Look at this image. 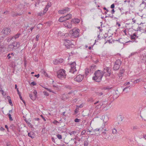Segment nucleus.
I'll use <instances>...</instances> for the list:
<instances>
[{
    "mask_svg": "<svg viewBox=\"0 0 146 146\" xmlns=\"http://www.w3.org/2000/svg\"><path fill=\"white\" fill-rule=\"evenodd\" d=\"M106 72L104 70L102 71L98 70L94 73L95 76L92 77V79L96 82H100L101 80L103 75Z\"/></svg>",
    "mask_w": 146,
    "mask_h": 146,
    "instance_id": "f257e3e1",
    "label": "nucleus"
},
{
    "mask_svg": "<svg viewBox=\"0 0 146 146\" xmlns=\"http://www.w3.org/2000/svg\"><path fill=\"white\" fill-rule=\"evenodd\" d=\"M66 76L65 71L63 69L60 70L57 73V77L61 79L65 78Z\"/></svg>",
    "mask_w": 146,
    "mask_h": 146,
    "instance_id": "f03ea898",
    "label": "nucleus"
},
{
    "mask_svg": "<svg viewBox=\"0 0 146 146\" xmlns=\"http://www.w3.org/2000/svg\"><path fill=\"white\" fill-rule=\"evenodd\" d=\"M79 30L78 29H73L72 31H70V33L72 34V36L77 37L79 36Z\"/></svg>",
    "mask_w": 146,
    "mask_h": 146,
    "instance_id": "7ed1b4c3",
    "label": "nucleus"
},
{
    "mask_svg": "<svg viewBox=\"0 0 146 146\" xmlns=\"http://www.w3.org/2000/svg\"><path fill=\"white\" fill-rule=\"evenodd\" d=\"M121 62L119 60H117L115 62L113 66V69L114 70H118L120 67Z\"/></svg>",
    "mask_w": 146,
    "mask_h": 146,
    "instance_id": "20e7f679",
    "label": "nucleus"
},
{
    "mask_svg": "<svg viewBox=\"0 0 146 146\" xmlns=\"http://www.w3.org/2000/svg\"><path fill=\"white\" fill-rule=\"evenodd\" d=\"M11 31V30L10 29L7 28L4 29L1 32V35H3L1 37H3L6 35H8L10 33Z\"/></svg>",
    "mask_w": 146,
    "mask_h": 146,
    "instance_id": "39448f33",
    "label": "nucleus"
},
{
    "mask_svg": "<svg viewBox=\"0 0 146 146\" xmlns=\"http://www.w3.org/2000/svg\"><path fill=\"white\" fill-rule=\"evenodd\" d=\"M76 63L74 62L70 64V68L69 70V72L72 73H74V72L76 71V70L75 67Z\"/></svg>",
    "mask_w": 146,
    "mask_h": 146,
    "instance_id": "423d86ee",
    "label": "nucleus"
},
{
    "mask_svg": "<svg viewBox=\"0 0 146 146\" xmlns=\"http://www.w3.org/2000/svg\"><path fill=\"white\" fill-rule=\"evenodd\" d=\"M83 79V76L82 75L79 74L76 76V78L74 79V80L78 82H81Z\"/></svg>",
    "mask_w": 146,
    "mask_h": 146,
    "instance_id": "0eeeda50",
    "label": "nucleus"
},
{
    "mask_svg": "<svg viewBox=\"0 0 146 146\" xmlns=\"http://www.w3.org/2000/svg\"><path fill=\"white\" fill-rule=\"evenodd\" d=\"M103 70H104L106 72H106L107 73V75H105V76L106 75L107 76H110L111 72V70L109 68L105 67L104 68Z\"/></svg>",
    "mask_w": 146,
    "mask_h": 146,
    "instance_id": "6e6552de",
    "label": "nucleus"
},
{
    "mask_svg": "<svg viewBox=\"0 0 146 146\" xmlns=\"http://www.w3.org/2000/svg\"><path fill=\"white\" fill-rule=\"evenodd\" d=\"M139 53H140V51H136L135 52H132L129 55V56L127 57V58H132L134 56H135L136 54H138Z\"/></svg>",
    "mask_w": 146,
    "mask_h": 146,
    "instance_id": "1a4fd4ad",
    "label": "nucleus"
},
{
    "mask_svg": "<svg viewBox=\"0 0 146 146\" xmlns=\"http://www.w3.org/2000/svg\"><path fill=\"white\" fill-rule=\"evenodd\" d=\"M70 10L69 8L68 7H66L64 9L60 10L58 11V13L59 14H64L65 13L66 11H69Z\"/></svg>",
    "mask_w": 146,
    "mask_h": 146,
    "instance_id": "9d476101",
    "label": "nucleus"
},
{
    "mask_svg": "<svg viewBox=\"0 0 146 146\" xmlns=\"http://www.w3.org/2000/svg\"><path fill=\"white\" fill-rule=\"evenodd\" d=\"M64 25L66 27H67L68 28H72V25L69 22L67 21H64L63 23Z\"/></svg>",
    "mask_w": 146,
    "mask_h": 146,
    "instance_id": "9b49d317",
    "label": "nucleus"
},
{
    "mask_svg": "<svg viewBox=\"0 0 146 146\" xmlns=\"http://www.w3.org/2000/svg\"><path fill=\"white\" fill-rule=\"evenodd\" d=\"M66 18H65L64 16L61 17L59 19V21L61 22H64V21H66Z\"/></svg>",
    "mask_w": 146,
    "mask_h": 146,
    "instance_id": "f8f14e48",
    "label": "nucleus"
},
{
    "mask_svg": "<svg viewBox=\"0 0 146 146\" xmlns=\"http://www.w3.org/2000/svg\"><path fill=\"white\" fill-rule=\"evenodd\" d=\"M68 98V96L67 95L65 94H63L62 99L64 101H65Z\"/></svg>",
    "mask_w": 146,
    "mask_h": 146,
    "instance_id": "ddd939ff",
    "label": "nucleus"
},
{
    "mask_svg": "<svg viewBox=\"0 0 146 146\" xmlns=\"http://www.w3.org/2000/svg\"><path fill=\"white\" fill-rule=\"evenodd\" d=\"M79 22V20L77 19H72V20L71 21L72 23H78Z\"/></svg>",
    "mask_w": 146,
    "mask_h": 146,
    "instance_id": "4468645a",
    "label": "nucleus"
},
{
    "mask_svg": "<svg viewBox=\"0 0 146 146\" xmlns=\"http://www.w3.org/2000/svg\"><path fill=\"white\" fill-rule=\"evenodd\" d=\"M66 20H68L71 18L72 17V15L71 14H69L67 15H66L64 16Z\"/></svg>",
    "mask_w": 146,
    "mask_h": 146,
    "instance_id": "2eb2a0df",
    "label": "nucleus"
},
{
    "mask_svg": "<svg viewBox=\"0 0 146 146\" xmlns=\"http://www.w3.org/2000/svg\"><path fill=\"white\" fill-rule=\"evenodd\" d=\"M65 46H70V41L66 39L64 40Z\"/></svg>",
    "mask_w": 146,
    "mask_h": 146,
    "instance_id": "dca6fc26",
    "label": "nucleus"
},
{
    "mask_svg": "<svg viewBox=\"0 0 146 146\" xmlns=\"http://www.w3.org/2000/svg\"><path fill=\"white\" fill-rule=\"evenodd\" d=\"M29 97L33 100H35L36 96L35 95H34L32 94H30L29 95Z\"/></svg>",
    "mask_w": 146,
    "mask_h": 146,
    "instance_id": "f3484780",
    "label": "nucleus"
},
{
    "mask_svg": "<svg viewBox=\"0 0 146 146\" xmlns=\"http://www.w3.org/2000/svg\"><path fill=\"white\" fill-rule=\"evenodd\" d=\"M104 126L102 127L101 128H96V129H95L93 131H94L95 132L96 131H101L103 130V129H104Z\"/></svg>",
    "mask_w": 146,
    "mask_h": 146,
    "instance_id": "a211bd4d",
    "label": "nucleus"
},
{
    "mask_svg": "<svg viewBox=\"0 0 146 146\" xmlns=\"http://www.w3.org/2000/svg\"><path fill=\"white\" fill-rule=\"evenodd\" d=\"M137 36V35L135 33L133 34V35H131L130 36L131 39L133 40H135V37Z\"/></svg>",
    "mask_w": 146,
    "mask_h": 146,
    "instance_id": "6ab92c4d",
    "label": "nucleus"
},
{
    "mask_svg": "<svg viewBox=\"0 0 146 146\" xmlns=\"http://www.w3.org/2000/svg\"><path fill=\"white\" fill-rule=\"evenodd\" d=\"M7 115L9 116V120L10 121H12L13 120V119L12 117H11V114L10 113H7Z\"/></svg>",
    "mask_w": 146,
    "mask_h": 146,
    "instance_id": "aec40b11",
    "label": "nucleus"
},
{
    "mask_svg": "<svg viewBox=\"0 0 146 146\" xmlns=\"http://www.w3.org/2000/svg\"><path fill=\"white\" fill-rule=\"evenodd\" d=\"M43 87L45 89H46V90H47V91H48L49 92H52L54 93H56L55 92H54L52 90H51L49 88L46 87Z\"/></svg>",
    "mask_w": 146,
    "mask_h": 146,
    "instance_id": "412c9836",
    "label": "nucleus"
},
{
    "mask_svg": "<svg viewBox=\"0 0 146 146\" xmlns=\"http://www.w3.org/2000/svg\"><path fill=\"white\" fill-rule=\"evenodd\" d=\"M96 95L99 96H101L103 95V93L102 92H96Z\"/></svg>",
    "mask_w": 146,
    "mask_h": 146,
    "instance_id": "4be33fe9",
    "label": "nucleus"
},
{
    "mask_svg": "<svg viewBox=\"0 0 146 146\" xmlns=\"http://www.w3.org/2000/svg\"><path fill=\"white\" fill-rule=\"evenodd\" d=\"M111 88L109 87V86H106L103 88V89L104 90H110Z\"/></svg>",
    "mask_w": 146,
    "mask_h": 146,
    "instance_id": "5701e85b",
    "label": "nucleus"
},
{
    "mask_svg": "<svg viewBox=\"0 0 146 146\" xmlns=\"http://www.w3.org/2000/svg\"><path fill=\"white\" fill-rule=\"evenodd\" d=\"M21 34L20 33H18L17 35H16L15 36H14V38L15 39L18 38L19 37V36Z\"/></svg>",
    "mask_w": 146,
    "mask_h": 146,
    "instance_id": "b1692460",
    "label": "nucleus"
},
{
    "mask_svg": "<svg viewBox=\"0 0 146 146\" xmlns=\"http://www.w3.org/2000/svg\"><path fill=\"white\" fill-rule=\"evenodd\" d=\"M28 135L30 137L32 138H33L34 137L33 136V134L31 133H29L28 134Z\"/></svg>",
    "mask_w": 146,
    "mask_h": 146,
    "instance_id": "393cba45",
    "label": "nucleus"
},
{
    "mask_svg": "<svg viewBox=\"0 0 146 146\" xmlns=\"http://www.w3.org/2000/svg\"><path fill=\"white\" fill-rule=\"evenodd\" d=\"M58 59H55L53 61V63L54 64L56 65L58 64Z\"/></svg>",
    "mask_w": 146,
    "mask_h": 146,
    "instance_id": "a878e982",
    "label": "nucleus"
},
{
    "mask_svg": "<svg viewBox=\"0 0 146 146\" xmlns=\"http://www.w3.org/2000/svg\"><path fill=\"white\" fill-rule=\"evenodd\" d=\"M58 63H60L63 62V60L62 58H60L59 59H58Z\"/></svg>",
    "mask_w": 146,
    "mask_h": 146,
    "instance_id": "bb28decb",
    "label": "nucleus"
},
{
    "mask_svg": "<svg viewBox=\"0 0 146 146\" xmlns=\"http://www.w3.org/2000/svg\"><path fill=\"white\" fill-rule=\"evenodd\" d=\"M130 87V86H128L127 87H125L124 88L123 90V91H125L126 92H128V90H127V89L129 88Z\"/></svg>",
    "mask_w": 146,
    "mask_h": 146,
    "instance_id": "cd10ccee",
    "label": "nucleus"
},
{
    "mask_svg": "<svg viewBox=\"0 0 146 146\" xmlns=\"http://www.w3.org/2000/svg\"><path fill=\"white\" fill-rule=\"evenodd\" d=\"M124 71L125 70L123 69H122L121 70L120 69L119 70V73L123 74L124 73Z\"/></svg>",
    "mask_w": 146,
    "mask_h": 146,
    "instance_id": "c85d7f7f",
    "label": "nucleus"
},
{
    "mask_svg": "<svg viewBox=\"0 0 146 146\" xmlns=\"http://www.w3.org/2000/svg\"><path fill=\"white\" fill-rule=\"evenodd\" d=\"M56 137L59 139H61L62 138V136L61 135L58 134L56 135Z\"/></svg>",
    "mask_w": 146,
    "mask_h": 146,
    "instance_id": "c756f323",
    "label": "nucleus"
},
{
    "mask_svg": "<svg viewBox=\"0 0 146 146\" xmlns=\"http://www.w3.org/2000/svg\"><path fill=\"white\" fill-rule=\"evenodd\" d=\"M65 87L66 88L69 89V90H71L72 89L71 87L69 85H66L65 86Z\"/></svg>",
    "mask_w": 146,
    "mask_h": 146,
    "instance_id": "7c9ffc66",
    "label": "nucleus"
},
{
    "mask_svg": "<svg viewBox=\"0 0 146 146\" xmlns=\"http://www.w3.org/2000/svg\"><path fill=\"white\" fill-rule=\"evenodd\" d=\"M51 6V3H48L46 6L45 8L48 9V8L50 7Z\"/></svg>",
    "mask_w": 146,
    "mask_h": 146,
    "instance_id": "2f4dec72",
    "label": "nucleus"
},
{
    "mask_svg": "<svg viewBox=\"0 0 146 146\" xmlns=\"http://www.w3.org/2000/svg\"><path fill=\"white\" fill-rule=\"evenodd\" d=\"M76 133V131H73L70 132H69V134H70V135H72V134H74Z\"/></svg>",
    "mask_w": 146,
    "mask_h": 146,
    "instance_id": "473e14b6",
    "label": "nucleus"
},
{
    "mask_svg": "<svg viewBox=\"0 0 146 146\" xmlns=\"http://www.w3.org/2000/svg\"><path fill=\"white\" fill-rule=\"evenodd\" d=\"M118 9L120 11V12L121 13V14H123L124 13L122 11L123 10V9L122 8H120L119 7L118 8Z\"/></svg>",
    "mask_w": 146,
    "mask_h": 146,
    "instance_id": "72a5a7b5",
    "label": "nucleus"
},
{
    "mask_svg": "<svg viewBox=\"0 0 146 146\" xmlns=\"http://www.w3.org/2000/svg\"><path fill=\"white\" fill-rule=\"evenodd\" d=\"M86 132V131L85 130V129L83 130L81 132V135H83Z\"/></svg>",
    "mask_w": 146,
    "mask_h": 146,
    "instance_id": "f704fd0d",
    "label": "nucleus"
},
{
    "mask_svg": "<svg viewBox=\"0 0 146 146\" xmlns=\"http://www.w3.org/2000/svg\"><path fill=\"white\" fill-rule=\"evenodd\" d=\"M44 95L46 96H48L49 95L48 93L46 91H44L43 92Z\"/></svg>",
    "mask_w": 146,
    "mask_h": 146,
    "instance_id": "c9c22d12",
    "label": "nucleus"
},
{
    "mask_svg": "<svg viewBox=\"0 0 146 146\" xmlns=\"http://www.w3.org/2000/svg\"><path fill=\"white\" fill-rule=\"evenodd\" d=\"M47 11H48V9H46V8H45V9H44V11H43V14H42V15H44V14L46 13V12Z\"/></svg>",
    "mask_w": 146,
    "mask_h": 146,
    "instance_id": "e433bc0d",
    "label": "nucleus"
},
{
    "mask_svg": "<svg viewBox=\"0 0 146 146\" xmlns=\"http://www.w3.org/2000/svg\"><path fill=\"white\" fill-rule=\"evenodd\" d=\"M80 121V119L78 118H76L75 119L74 121L75 122H79Z\"/></svg>",
    "mask_w": 146,
    "mask_h": 146,
    "instance_id": "4c0bfd02",
    "label": "nucleus"
},
{
    "mask_svg": "<svg viewBox=\"0 0 146 146\" xmlns=\"http://www.w3.org/2000/svg\"><path fill=\"white\" fill-rule=\"evenodd\" d=\"M17 13H15L14 12H13L12 13V16L13 17H15L17 16L16 15Z\"/></svg>",
    "mask_w": 146,
    "mask_h": 146,
    "instance_id": "58836bf2",
    "label": "nucleus"
},
{
    "mask_svg": "<svg viewBox=\"0 0 146 146\" xmlns=\"http://www.w3.org/2000/svg\"><path fill=\"white\" fill-rule=\"evenodd\" d=\"M14 39V36H12L9 38L7 40V42H10L11 40Z\"/></svg>",
    "mask_w": 146,
    "mask_h": 146,
    "instance_id": "ea45409f",
    "label": "nucleus"
},
{
    "mask_svg": "<svg viewBox=\"0 0 146 146\" xmlns=\"http://www.w3.org/2000/svg\"><path fill=\"white\" fill-rule=\"evenodd\" d=\"M140 81V79H138L134 81V83L135 84L137 83Z\"/></svg>",
    "mask_w": 146,
    "mask_h": 146,
    "instance_id": "a19ab883",
    "label": "nucleus"
},
{
    "mask_svg": "<svg viewBox=\"0 0 146 146\" xmlns=\"http://www.w3.org/2000/svg\"><path fill=\"white\" fill-rule=\"evenodd\" d=\"M77 108L78 109L79 108H82L83 106V104H81L79 106H77Z\"/></svg>",
    "mask_w": 146,
    "mask_h": 146,
    "instance_id": "79ce46f5",
    "label": "nucleus"
},
{
    "mask_svg": "<svg viewBox=\"0 0 146 146\" xmlns=\"http://www.w3.org/2000/svg\"><path fill=\"white\" fill-rule=\"evenodd\" d=\"M103 136L104 137V138L105 139H107L109 137V135H107L106 133V135H105Z\"/></svg>",
    "mask_w": 146,
    "mask_h": 146,
    "instance_id": "37998d69",
    "label": "nucleus"
},
{
    "mask_svg": "<svg viewBox=\"0 0 146 146\" xmlns=\"http://www.w3.org/2000/svg\"><path fill=\"white\" fill-rule=\"evenodd\" d=\"M88 143L87 141H85L84 142V146H88Z\"/></svg>",
    "mask_w": 146,
    "mask_h": 146,
    "instance_id": "c03bdc74",
    "label": "nucleus"
},
{
    "mask_svg": "<svg viewBox=\"0 0 146 146\" xmlns=\"http://www.w3.org/2000/svg\"><path fill=\"white\" fill-rule=\"evenodd\" d=\"M89 69H88L87 68L86 69L85 72V74L86 75L87 74H88L89 72Z\"/></svg>",
    "mask_w": 146,
    "mask_h": 146,
    "instance_id": "a18cd8bd",
    "label": "nucleus"
},
{
    "mask_svg": "<svg viewBox=\"0 0 146 146\" xmlns=\"http://www.w3.org/2000/svg\"><path fill=\"white\" fill-rule=\"evenodd\" d=\"M25 120L27 124L30 125H31V123L28 121L26 120V119H25Z\"/></svg>",
    "mask_w": 146,
    "mask_h": 146,
    "instance_id": "49530a36",
    "label": "nucleus"
},
{
    "mask_svg": "<svg viewBox=\"0 0 146 146\" xmlns=\"http://www.w3.org/2000/svg\"><path fill=\"white\" fill-rule=\"evenodd\" d=\"M138 127L137 126H133V129H138Z\"/></svg>",
    "mask_w": 146,
    "mask_h": 146,
    "instance_id": "de8ad7c7",
    "label": "nucleus"
},
{
    "mask_svg": "<svg viewBox=\"0 0 146 146\" xmlns=\"http://www.w3.org/2000/svg\"><path fill=\"white\" fill-rule=\"evenodd\" d=\"M117 131L115 129H113L112 130V133L113 134H115L116 133Z\"/></svg>",
    "mask_w": 146,
    "mask_h": 146,
    "instance_id": "09e8293b",
    "label": "nucleus"
},
{
    "mask_svg": "<svg viewBox=\"0 0 146 146\" xmlns=\"http://www.w3.org/2000/svg\"><path fill=\"white\" fill-rule=\"evenodd\" d=\"M33 94H34L33 95H35V96H36L37 94V92L36 91V90H35L33 91Z\"/></svg>",
    "mask_w": 146,
    "mask_h": 146,
    "instance_id": "8fccbe9b",
    "label": "nucleus"
},
{
    "mask_svg": "<svg viewBox=\"0 0 146 146\" xmlns=\"http://www.w3.org/2000/svg\"><path fill=\"white\" fill-rule=\"evenodd\" d=\"M59 122L56 120H55L53 122V123L55 124H57Z\"/></svg>",
    "mask_w": 146,
    "mask_h": 146,
    "instance_id": "3c124183",
    "label": "nucleus"
},
{
    "mask_svg": "<svg viewBox=\"0 0 146 146\" xmlns=\"http://www.w3.org/2000/svg\"><path fill=\"white\" fill-rule=\"evenodd\" d=\"M129 84H130L129 82H127L126 83H125L124 84V86H127V85H129Z\"/></svg>",
    "mask_w": 146,
    "mask_h": 146,
    "instance_id": "603ef678",
    "label": "nucleus"
},
{
    "mask_svg": "<svg viewBox=\"0 0 146 146\" xmlns=\"http://www.w3.org/2000/svg\"><path fill=\"white\" fill-rule=\"evenodd\" d=\"M31 84L33 86H35L36 85V83L35 82H33L31 83Z\"/></svg>",
    "mask_w": 146,
    "mask_h": 146,
    "instance_id": "864d4df0",
    "label": "nucleus"
},
{
    "mask_svg": "<svg viewBox=\"0 0 146 146\" xmlns=\"http://www.w3.org/2000/svg\"><path fill=\"white\" fill-rule=\"evenodd\" d=\"M10 53H9L8 54L7 57L8 58V59H9L11 58V56H10Z\"/></svg>",
    "mask_w": 146,
    "mask_h": 146,
    "instance_id": "5fc2aeb1",
    "label": "nucleus"
},
{
    "mask_svg": "<svg viewBox=\"0 0 146 146\" xmlns=\"http://www.w3.org/2000/svg\"><path fill=\"white\" fill-rule=\"evenodd\" d=\"M115 7V5H114V4H112L111 6H110V8L111 9H113Z\"/></svg>",
    "mask_w": 146,
    "mask_h": 146,
    "instance_id": "6e6d98bb",
    "label": "nucleus"
},
{
    "mask_svg": "<svg viewBox=\"0 0 146 146\" xmlns=\"http://www.w3.org/2000/svg\"><path fill=\"white\" fill-rule=\"evenodd\" d=\"M10 127L12 128H15V126L13 124H11Z\"/></svg>",
    "mask_w": 146,
    "mask_h": 146,
    "instance_id": "4d7b16f0",
    "label": "nucleus"
},
{
    "mask_svg": "<svg viewBox=\"0 0 146 146\" xmlns=\"http://www.w3.org/2000/svg\"><path fill=\"white\" fill-rule=\"evenodd\" d=\"M9 102L11 105H12V103L11 99H10L9 100Z\"/></svg>",
    "mask_w": 146,
    "mask_h": 146,
    "instance_id": "13d9d810",
    "label": "nucleus"
},
{
    "mask_svg": "<svg viewBox=\"0 0 146 146\" xmlns=\"http://www.w3.org/2000/svg\"><path fill=\"white\" fill-rule=\"evenodd\" d=\"M39 37V35H38L36 36V40H38V38Z\"/></svg>",
    "mask_w": 146,
    "mask_h": 146,
    "instance_id": "bf43d9fd",
    "label": "nucleus"
},
{
    "mask_svg": "<svg viewBox=\"0 0 146 146\" xmlns=\"http://www.w3.org/2000/svg\"><path fill=\"white\" fill-rule=\"evenodd\" d=\"M5 130V129L3 127H1L0 128V130L2 131H3Z\"/></svg>",
    "mask_w": 146,
    "mask_h": 146,
    "instance_id": "052dcab7",
    "label": "nucleus"
},
{
    "mask_svg": "<svg viewBox=\"0 0 146 146\" xmlns=\"http://www.w3.org/2000/svg\"><path fill=\"white\" fill-rule=\"evenodd\" d=\"M106 131H103L102 132V135H106V133L105 132Z\"/></svg>",
    "mask_w": 146,
    "mask_h": 146,
    "instance_id": "680f3d73",
    "label": "nucleus"
},
{
    "mask_svg": "<svg viewBox=\"0 0 146 146\" xmlns=\"http://www.w3.org/2000/svg\"><path fill=\"white\" fill-rule=\"evenodd\" d=\"M40 116L42 117V118L43 119L44 121H46V119H45L44 117L42 115H40Z\"/></svg>",
    "mask_w": 146,
    "mask_h": 146,
    "instance_id": "e2e57ef3",
    "label": "nucleus"
},
{
    "mask_svg": "<svg viewBox=\"0 0 146 146\" xmlns=\"http://www.w3.org/2000/svg\"><path fill=\"white\" fill-rule=\"evenodd\" d=\"M17 93L19 94V95H21V93L19 92L18 89H17Z\"/></svg>",
    "mask_w": 146,
    "mask_h": 146,
    "instance_id": "0e129e2a",
    "label": "nucleus"
},
{
    "mask_svg": "<svg viewBox=\"0 0 146 146\" xmlns=\"http://www.w3.org/2000/svg\"><path fill=\"white\" fill-rule=\"evenodd\" d=\"M143 137L146 140V134H143Z\"/></svg>",
    "mask_w": 146,
    "mask_h": 146,
    "instance_id": "69168bd1",
    "label": "nucleus"
},
{
    "mask_svg": "<svg viewBox=\"0 0 146 146\" xmlns=\"http://www.w3.org/2000/svg\"><path fill=\"white\" fill-rule=\"evenodd\" d=\"M115 12V11H114L113 9L111 11V13L112 14H114Z\"/></svg>",
    "mask_w": 146,
    "mask_h": 146,
    "instance_id": "338daca9",
    "label": "nucleus"
},
{
    "mask_svg": "<svg viewBox=\"0 0 146 146\" xmlns=\"http://www.w3.org/2000/svg\"><path fill=\"white\" fill-rule=\"evenodd\" d=\"M77 100V98H75L73 100V101L74 102H76Z\"/></svg>",
    "mask_w": 146,
    "mask_h": 146,
    "instance_id": "774afa93",
    "label": "nucleus"
}]
</instances>
